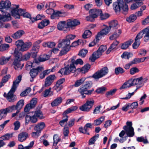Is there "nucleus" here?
<instances>
[{
	"label": "nucleus",
	"mask_w": 149,
	"mask_h": 149,
	"mask_svg": "<svg viewBox=\"0 0 149 149\" xmlns=\"http://www.w3.org/2000/svg\"><path fill=\"white\" fill-rule=\"evenodd\" d=\"M22 76L19 75L16 78L15 80L13 82V84L10 90L7 94L4 93L3 96L6 98L7 100L9 102L13 103L17 100V97L14 94L19 84L22 80Z\"/></svg>",
	"instance_id": "1"
},
{
	"label": "nucleus",
	"mask_w": 149,
	"mask_h": 149,
	"mask_svg": "<svg viewBox=\"0 0 149 149\" xmlns=\"http://www.w3.org/2000/svg\"><path fill=\"white\" fill-rule=\"evenodd\" d=\"M83 63L82 60L80 58L78 59L76 61L73 58H71L70 64L67 65L64 68H62L58 71V73L65 75L69 74L71 72L74 73L76 70L75 65L80 64L81 65Z\"/></svg>",
	"instance_id": "2"
},
{
	"label": "nucleus",
	"mask_w": 149,
	"mask_h": 149,
	"mask_svg": "<svg viewBox=\"0 0 149 149\" xmlns=\"http://www.w3.org/2000/svg\"><path fill=\"white\" fill-rule=\"evenodd\" d=\"M143 34H144V40L147 42L149 40V26L140 32L136 36L135 39V42L132 45L133 48L137 49L140 44V39L142 38Z\"/></svg>",
	"instance_id": "3"
},
{
	"label": "nucleus",
	"mask_w": 149,
	"mask_h": 149,
	"mask_svg": "<svg viewBox=\"0 0 149 149\" xmlns=\"http://www.w3.org/2000/svg\"><path fill=\"white\" fill-rule=\"evenodd\" d=\"M93 83L91 81H87L85 84L78 89V91L82 96V98H84L86 97L84 94L90 95L94 91V89L89 90L91 87Z\"/></svg>",
	"instance_id": "4"
},
{
	"label": "nucleus",
	"mask_w": 149,
	"mask_h": 149,
	"mask_svg": "<svg viewBox=\"0 0 149 149\" xmlns=\"http://www.w3.org/2000/svg\"><path fill=\"white\" fill-rule=\"evenodd\" d=\"M117 1L114 2L113 4V9L116 12H119L121 8L122 13L125 15H126L128 12V5L125 4H124L123 0H117Z\"/></svg>",
	"instance_id": "5"
},
{
	"label": "nucleus",
	"mask_w": 149,
	"mask_h": 149,
	"mask_svg": "<svg viewBox=\"0 0 149 149\" xmlns=\"http://www.w3.org/2000/svg\"><path fill=\"white\" fill-rule=\"evenodd\" d=\"M126 125L123 127V129L128 137H132L134 135V128L132 127V122L127 121Z\"/></svg>",
	"instance_id": "6"
},
{
	"label": "nucleus",
	"mask_w": 149,
	"mask_h": 149,
	"mask_svg": "<svg viewBox=\"0 0 149 149\" xmlns=\"http://www.w3.org/2000/svg\"><path fill=\"white\" fill-rule=\"evenodd\" d=\"M108 71V68L106 67H104L97 71L93 75L92 77L95 79H98L106 75Z\"/></svg>",
	"instance_id": "7"
},
{
	"label": "nucleus",
	"mask_w": 149,
	"mask_h": 149,
	"mask_svg": "<svg viewBox=\"0 0 149 149\" xmlns=\"http://www.w3.org/2000/svg\"><path fill=\"white\" fill-rule=\"evenodd\" d=\"M94 103V101L93 100H87L86 102L79 108V109L82 111L86 112L89 111Z\"/></svg>",
	"instance_id": "8"
},
{
	"label": "nucleus",
	"mask_w": 149,
	"mask_h": 149,
	"mask_svg": "<svg viewBox=\"0 0 149 149\" xmlns=\"http://www.w3.org/2000/svg\"><path fill=\"white\" fill-rule=\"evenodd\" d=\"M25 9L19 8L18 10L16 9H13L11 11L12 16L15 19H19L20 15H23L24 12H25Z\"/></svg>",
	"instance_id": "9"
},
{
	"label": "nucleus",
	"mask_w": 149,
	"mask_h": 149,
	"mask_svg": "<svg viewBox=\"0 0 149 149\" xmlns=\"http://www.w3.org/2000/svg\"><path fill=\"white\" fill-rule=\"evenodd\" d=\"M64 78H62L56 81L55 85L53 87L54 90L56 91L57 92L60 91L63 88L62 84L65 82Z\"/></svg>",
	"instance_id": "10"
},
{
	"label": "nucleus",
	"mask_w": 149,
	"mask_h": 149,
	"mask_svg": "<svg viewBox=\"0 0 149 149\" xmlns=\"http://www.w3.org/2000/svg\"><path fill=\"white\" fill-rule=\"evenodd\" d=\"M37 103V99L33 98L31 101L30 103L27 104L24 108V111L26 112H28L31 109L35 107Z\"/></svg>",
	"instance_id": "11"
},
{
	"label": "nucleus",
	"mask_w": 149,
	"mask_h": 149,
	"mask_svg": "<svg viewBox=\"0 0 149 149\" xmlns=\"http://www.w3.org/2000/svg\"><path fill=\"white\" fill-rule=\"evenodd\" d=\"M56 79V77L54 74L49 75L45 79V87L50 86Z\"/></svg>",
	"instance_id": "12"
},
{
	"label": "nucleus",
	"mask_w": 149,
	"mask_h": 149,
	"mask_svg": "<svg viewBox=\"0 0 149 149\" xmlns=\"http://www.w3.org/2000/svg\"><path fill=\"white\" fill-rule=\"evenodd\" d=\"M111 28L109 26H107L105 28L100 31L96 36L97 40L99 41L101 38L102 36L106 35L109 31Z\"/></svg>",
	"instance_id": "13"
},
{
	"label": "nucleus",
	"mask_w": 149,
	"mask_h": 149,
	"mask_svg": "<svg viewBox=\"0 0 149 149\" xmlns=\"http://www.w3.org/2000/svg\"><path fill=\"white\" fill-rule=\"evenodd\" d=\"M80 22L79 20L76 19H70L67 21V26L68 28H72L80 24Z\"/></svg>",
	"instance_id": "14"
},
{
	"label": "nucleus",
	"mask_w": 149,
	"mask_h": 149,
	"mask_svg": "<svg viewBox=\"0 0 149 149\" xmlns=\"http://www.w3.org/2000/svg\"><path fill=\"white\" fill-rule=\"evenodd\" d=\"M43 68L42 67H38L36 68H32L30 71V74L32 79L36 77L39 72L42 71Z\"/></svg>",
	"instance_id": "15"
},
{
	"label": "nucleus",
	"mask_w": 149,
	"mask_h": 149,
	"mask_svg": "<svg viewBox=\"0 0 149 149\" xmlns=\"http://www.w3.org/2000/svg\"><path fill=\"white\" fill-rule=\"evenodd\" d=\"M29 137V134L25 132H22L18 135V141L20 142L25 141Z\"/></svg>",
	"instance_id": "16"
},
{
	"label": "nucleus",
	"mask_w": 149,
	"mask_h": 149,
	"mask_svg": "<svg viewBox=\"0 0 149 149\" xmlns=\"http://www.w3.org/2000/svg\"><path fill=\"white\" fill-rule=\"evenodd\" d=\"M38 121V119L34 115L32 116L26 115L25 116V124L27 125L30 122L33 123H36Z\"/></svg>",
	"instance_id": "17"
},
{
	"label": "nucleus",
	"mask_w": 149,
	"mask_h": 149,
	"mask_svg": "<svg viewBox=\"0 0 149 149\" xmlns=\"http://www.w3.org/2000/svg\"><path fill=\"white\" fill-rule=\"evenodd\" d=\"M70 43V41L68 39H67L65 37V39L59 41L58 46L59 48H60L62 46L68 47Z\"/></svg>",
	"instance_id": "18"
},
{
	"label": "nucleus",
	"mask_w": 149,
	"mask_h": 149,
	"mask_svg": "<svg viewBox=\"0 0 149 149\" xmlns=\"http://www.w3.org/2000/svg\"><path fill=\"white\" fill-rule=\"evenodd\" d=\"M11 6V3L9 1H1L0 3V9H5L8 10Z\"/></svg>",
	"instance_id": "19"
},
{
	"label": "nucleus",
	"mask_w": 149,
	"mask_h": 149,
	"mask_svg": "<svg viewBox=\"0 0 149 149\" xmlns=\"http://www.w3.org/2000/svg\"><path fill=\"white\" fill-rule=\"evenodd\" d=\"M89 13L94 17L96 18L100 14L102 13V10L101 9H92L89 10Z\"/></svg>",
	"instance_id": "20"
},
{
	"label": "nucleus",
	"mask_w": 149,
	"mask_h": 149,
	"mask_svg": "<svg viewBox=\"0 0 149 149\" xmlns=\"http://www.w3.org/2000/svg\"><path fill=\"white\" fill-rule=\"evenodd\" d=\"M24 33L25 32L23 30H20L12 34L11 36L13 38L17 39L20 38Z\"/></svg>",
	"instance_id": "21"
},
{
	"label": "nucleus",
	"mask_w": 149,
	"mask_h": 149,
	"mask_svg": "<svg viewBox=\"0 0 149 149\" xmlns=\"http://www.w3.org/2000/svg\"><path fill=\"white\" fill-rule=\"evenodd\" d=\"M63 100V98L61 97H58L55 99L51 103L52 107H56L62 103Z\"/></svg>",
	"instance_id": "22"
},
{
	"label": "nucleus",
	"mask_w": 149,
	"mask_h": 149,
	"mask_svg": "<svg viewBox=\"0 0 149 149\" xmlns=\"http://www.w3.org/2000/svg\"><path fill=\"white\" fill-rule=\"evenodd\" d=\"M32 43L30 42L24 43V44L20 47L19 50L22 52L27 51L31 46Z\"/></svg>",
	"instance_id": "23"
},
{
	"label": "nucleus",
	"mask_w": 149,
	"mask_h": 149,
	"mask_svg": "<svg viewBox=\"0 0 149 149\" xmlns=\"http://www.w3.org/2000/svg\"><path fill=\"white\" fill-rule=\"evenodd\" d=\"M102 55L97 50L93 53L92 55L89 57V60L91 62H94L98 58Z\"/></svg>",
	"instance_id": "24"
},
{
	"label": "nucleus",
	"mask_w": 149,
	"mask_h": 149,
	"mask_svg": "<svg viewBox=\"0 0 149 149\" xmlns=\"http://www.w3.org/2000/svg\"><path fill=\"white\" fill-rule=\"evenodd\" d=\"M45 125L43 122H41L35 125L34 127L35 131H39L41 132V131L45 127Z\"/></svg>",
	"instance_id": "25"
},
{
	"label": "nucleus",
	"mask_w": 149,
	"mask_h": 149,
	"mask_svg": "<svg viewBox=\"0 0 149 149\" xmlns=\"http://www.w3.org/2000/svg\"><path fill=\"white\" fill-rule=\"evenodd\" d=\"M21 60L22 59L15 58L13 63V65H14V68L15 70H19L21 61Z\"/></svg>",
	"instance_id": "26"
},
{
	"label": "nucleus",
	"mask_w": 149,
	"mask_h": 149,
	"mask_svg": "<svg viewBox=\"0 0 149 149\" xmlns=\"http://www.w3.org/2000/svg\"><path fill=\"white\" fill-rule=\"evenodd\" d=\"M133 42V40L132 39H130V40L127 41L122 44L121 46V49H125L129 47Z\"/></svg>",
	"instance_id": "27"
},
{
	"label": "nucleus",
	"mask_w": 149,
	"mask_h": 149,
	"mask_svg": "<svg viewBox=\"0 0 149 149\" xmlns=\"http://www.w3.org/2000/svg\"><path fill=\"white\" fill-rule=\"evenodd\" d=\"M118 42L116 40L113 42L111 45L110 47L108 48V49L106 51V54H108L110 53L111 50L116 48L117 45H118Z\"/></svg>",
	"instance_id": "28"
},
{
	"label": "nucleus",
	"mask_w": 149,
	"mask_h": 149,
	"mask_svg": "<svg viewBox=\"0 0 149 149\" xmlns=\"http://www.w3.org/2000/svg\"><path fill=\"white\" fill-rule=\"evenodd\" d=\"M24 105V100H21L17 102L15 107L16 110L19 111L22 108Z\"/></svg>",
	"instance_id": "29"
},
{
	"label": "nucleus",
	"mask_w": 149,
	"mask_h": 149,
	"mask_svg": "<svg viewBox=\"0 0 149 149\" xmlns=\"http://www.w3.org/2000/svg\"><path fill=\"white\" fill-rule=\"evenodd\" d=\"M78 108V107L76 106H72L68 108L65 110L63 114V116H67V114L71 113L73 111H76Z\"/></svg>",
	"instance_id": "30"
},
{
	"label": "nucleus",
	"mask_w": 149,
	"mask_h": 149,
	"mask_svg": "<svg viewBox=\"0 0 149 149\" xmlns=\"http://www.w3.org/2000/svg\"><path fill=\"white\" fill-rule=\"evenodd\" d=\"M57 28L58 30H62L65 28H68L66 25V22L65 21H62L60 22L58 24Z\"/></svg>",
	"instance_id": "31"
},
{
	"label": "nucleus",
	"mask_w": 149,
	"mask_h": 149,
	"mask_svg": "<svg viewBox=\"0 0 149 149\" xmlns=\"http://www.w3.org/2000/svg\"><path fill=\"white\" fill-rule=\"evenodd\" d=\"M49 23V20L44 19L38 24V28L40 29L43 28L44 27L48 25Z\"/></svg>",
	"instance_id": "32"
},
{
	"label": "nucleus",
	"mask_w": 149,
	"mask_h": 149,
	"mask_svg": "<svg viewBox=\"0 0 149 149\" xmlns=\"http://www.w3.org/2000/svg\"><path fill=\"white\" fill-rule=\"evenodd\" d=\"M11 20L10 15L9 13L2 16L0 14V20L3 22L8 21Z\"/></svg>",
	"instance_id": "33"
},
{
	"label": "nucleus",
	"mask_w": 149,
	"mask_h": 149,
	"mask_svg": "<svg viewBox=\"0 0 149 149\" xmlns=\"http://www.w3.org/2000/svg\"><path fill=\"white\" fill-rule=\"evenodd\" d=\"M121 33V31L120 29L114 32V33L109 37V39L112 40L116 39L119 37Z\"/></svg>",
	"instance_id": "34"
},
{
	"label": "nucleus",
	"mask_w": 149,
	"mask_h": 149,
	"mask_svg": "<svg viewBox=\"0 0 149 149\" xmlns=\"http://www.w3.org/2000/svg\"><path fill=\"white\" fill-rule=\"evenodd\" d=\"M143 77L136 78V85L137 89H138L143 85V82L142 81Z\"/></svg>",
	"instance_id": "35"
},
{
	"label": "nucleus",
	"mask_w": 149,
	"mask_h": 149,
	"mask_svg": "<svg viewBox=\"0 0 149 149\" xmlns=\"http://www.w3.org/2000/svg\"><path fill=\"white\" fill-rule=\"evenodd\" d=\"M13 55L15 57V58L17 59H22V54L21 52H19L18 49H15Z\"/></svg>",
	"instance_id": "36"
},
{
	"label": "nucleus",
	"mask_w": 149,
	"mask_h": 149,
	"mask_svg": "<svg viewBox=\"0 0 149 149\" xmlns=\"http://www.w3.org/2000/svg\"><path fill=\"white\" fill-rule=\"evenodd\" d=\"M90 68V65L87 64L82 68H78V69L82 73H85L88 72Z\"/></svg>",
	"instance_id": "37"
},
{
	"label": "nucleus",
	"mask_w": 149,
	"mask_h": 149,
	"mask_svg": "<svg viewBox=\"0 0 149 149\" xmlns=\"http://www.w3.org/2000/svg\"><path fill=\"white\" fill-rule=\"evenodd\" d=\"M39 48H36L33 47L31 50V54L32 57L33 58L36 57L37 55V54L38 52Z\"/></svg>",
	"instance_id": "38"
},
{
	"label": "nucleus",
	"mask_w": 149,
	"mask_h": 149,
	"mask_svg": "<svg viewBox=\"0 0 149 149\" xmlns=\"http://www.w3.org/2000/svg\"><path fill=\"white\" fill-rule=\"evenodd\" d=\"M10 56L6 57L4 56H2L0 58V64L3 65L6 64L9 60Z\"/></svg>",
	"instance_id": "39"
},
{
	"label": "nucleus",
	"mask_w": 149,
	"mask_h": 149,
	"mask_svg": "<svg viewBox=\"0 0 149 149\" xmlns=\"http://www.w3.org/2000/svg\"><path fill=\"white\" fill-rule=\"evenodd\" d=\"M105 116L101 117L100 118L95 120L93 122V125L95 126H97L100 125L104 120Z\"/></svg>",
	"instance_id": "40"
},
{
	"label": "nucleus",
	"mask_w": 149,
	"mask_h": 149,
	"mask_svg": "<svg viewBox=\"0 0 149 149\" xmlns=\"http://www.w3.org/2000/svg\"><path fill=\"white\" fill-rule=\"evenodd\" d=\"M56 44L54 42H48L42 44V46L44 47L52 48L55 46Z\"/></svg>",
	"instance_id": "41"
},
{
	"label": "nucleus",
	"mask_w": 149,
	"mask_h": 149,
	"mask_svg": "<svg viewBox=\"0 0 149 149\" xmlns=\"http://www.w3.org/2000/svg\"><path fill=\"white\" fill-rule=\"evenodd\" d=\"M13 133L10 134L7 133L4 135L0 137V139H2L3 140H8L10 138H12L13 136Z\"/></svg>",
	"instance_id": "42"
},
{
	"label": "nucleus",
	"mask_w": 149,
	"mask_h": 149,
	"mask_svg": "<svg viewBox=\"0 0 149 149\" xmlns=\"http://www.w3.org/2000/svg\"><path fill=\"white\" fill-rule=\"evenodd\" d=\"M70 50V47H63L62 50L61 51L59 55L61 56L66 54Z\"/></svg>",
	"instance_id": "43"
},
{
	"label": "nucleus",
	"mask_w": 149,
	"mask_h": 149,
	"mask_svg": "<svg viewBox=\"0 0 149 149\" xmlns=\"http://www.w3.org/2000/svg\"><path fill=\"white\" fill-rule=\"evenodd\" d=\"M136 15L134 14H132L130 15L129 17H127L126 21L129 22H132L134 21L136 19Z\"/></svg>",
	"instance_id": "44"
},
{
	"label": "nucleus",
	"mask_w": 149,
	"mask_h": 149,
	"mask_svg": "<svg viewBox=\"0 0 149 149\" xmlns=\"http://www.w3.org/2000/svg\"><path fill=\"white\" fill-rule=\"evenodd\" d=\"M54 143L53 146H56L58 142L60 141L61 139L59 138L57 134H55L53 136Z\"/></svg>",
	"instance_id": "45"
},
{
	"label": "nucleus",
	"mask_w": 149,
	"mask_h": 149,
	"mask_svg": "<svg viewBox=\"0 0 149 149\" xmlns=\"http://www.w3.org/2000/svg\"><path fill=\"white\" fill-rule=\"evenodd\" d=\"M125 72V70L120 67H118L115 68V73L116 75L119 74H122Z\"/></svg>",
	"instance_id": "46"
},
{
	"label": "nucleus",
	"mask_w": 149,
	"mask_h": 149,
	"mask_svg": "<svg viewBox=\"0 0 149 149\" xmlns=\"http://www.w3.org/2000/svg\"><path fill=\"white\" fill-rule=\"evenodd\" d=\"M132 56V53L127 52H125L122 54L121 56L122 58L128 59L129 58L131 57Z\"/></svg>",
	"instance_id": "47"
},
{
	"label": "nucleus",
	"mask_w": 149,
	"mask_h": 149,
	"mask_svg": "<svg viewBox=\"0 0 149 149\" xmlns=\"http://www.w3.org/2000/svg\"><path fill=\"white\" fill-rule=\"evenodd\" d=\"M91 32L90 30H86L84 31L82 36L83 38L86 39L90 37L91 36Z\"/></svg>",
	"instance_id": "48"
},
{
	"label": "nucleus",
	"mask_w": 149,
	"mask_h": 149,
	"mask_svg": "<svg viewBox=\"0 0 149 149\" xmlns=\"http://www.w3.org/2000/svg\"><path fill=\"white\" fill-rule=\"evenodd\" d=\"M85 80L84 78H81V79L77 81L74 86L75 87H77L81 85Z\"/></svg>",
	"instance_id": "49"
},
{
	"label": "nucleus",
	"mask_w": 149,
	"mask_h": 149,
	"mask_svg": "<svg viewBox=\"0 0 149 149\" xmlns=\"http://www.w3.org/2000/svg\"><path fill=\"white\" fill-rule=\"evenodd\" d=\"M118 26V22L117 20H113L111 21L109 23V27L111 28H114L116 29Z\"/></svg>",
	"instance_id": "50"
},
{
	"label": "nucleus",
	"mask_w": 149,
	"mask_h": 149,
	"mask_svg": "<svg viewBox=\"0 0 149 149\" xmlns=\"http://www.w3.org/2000/svg\"><path fill=\"white\" fill-rule=\"evenodd\" d=\"M107 90L106 87H102L97 88L95 91V92L98 94L103 93L105 91Z\"/></svg>",
	"instance_id": "51"
},
{
	"label": "nucleus",
	"mask_w": 149,
	"mask_h": 149,
	"mask_svg": "<svg viewBox=\"0 0 149 149\" xmlns=\"http://www.w3.org/2000/svg\"><path fill=\"white\" fill-rule=\"evenodd\" d=\"M88 52V50L86 49H83L79 52L78 55L82 57H84Z\"/></svg>",
	"instance_id": "52"
},
{
	"label": "nucleus",
	"mask_w": 149,
	"mask_h": 149,
	"mask_svg": "<svg viewBox=\"0 0 149 149\" xmlns=\"http://www.w3.org/2000/svg\"><path fill=\"white\" fill-rule=\"evenodd\" d=\"M9 47V45L8 44H4L2 45L1 46L0 45V51L3 52L7 50Z\"/></svg>",
	"instance_id": "53"
},
{
	"label": "nucleus",
	"mask_w": 149,
	"mask_h": 149,
	"mask_svg": "<svg viewBox=\"0 0 149 149\" xmlns=\"http://www.w3.org/2000/svg\"><path fill=\"white\" fill-rule=\"evenodd\" d=\"M116 90V89H114L111 90L107 92L106 94V97H108L110 96H112L115 93Z\"/></svg>",
	"instance_id": "54"
},
{
	"label": "nucleus",
	"mask_w": 149,
	"mask_h": 149,
	"mask_svg": "<svg viewBox=\"0 0 149 149\" xmlns=\"http://www.w3.org/2000/svg\"><path fill=\"white\" fill-rule=\"evenodd\" d=\"M136 140L139 142H143L144 143L146 144L148 143L146 139H145L143 136L137 137Z\"/></svg>",
	"instance_id": "55"
},
{
	"label": "nucleus",
	"mask_w": 149,
	"mask_h": 149,
	"mask_svg": "<svg viewBox=\"0 0 149 149\" xmlns=\"http://www.w3.org/2000/svg\"><path fill=\"white\" fill-rule=\"evenodd\" d=\"M63 120H61L59 122V124L61 126H63L64 125V123L67 122L68 120V116H63Z\"/></svg>",
	"instance_id": "56"
},
{
	"label": "nucleus",
	"mask_w": 149,
	"mask_h": 149,
	"mask_svg": "<svg viewBox=\"0 0 149 149\" xmlns=\"http://www.w3.org/2000/svg\"><path fill=\"white\" fill-rule=\"evenodd\" d=\"M128 82L130 86V87L132 86L136 85V79H131L129 80Z\"/></svg>",
	"instance_id": "57"
},
{
	"label": "nucleus",
	"mask_w": 149,
	"mask_h": 149,
	"mask_svg": "<svg viewBox=\"0 0 149 149\" xmlns=\"http://www.w3.org/2000/svg\"><path fill=\"white\" fill-rule=\"evenodd\" d=\"M107 49V47L106 46L101 45L99 49L97 50L98 52L100 53L102 55V54Z\"/></svg>",
	"instance_id": "58"
},
{
	"label": "nucleus",
	"mask_w": 149,
	"mask_h": 149,
	"mask_svg": "<svg viewBox=\"0 0 149 149\" xmlns=\"http://www.w3.org/2000/svg\"><path fill=\"white\" fill-rule=\"evenodd\" d=\"M99 15L100 16V18L102 20L106 19L109 17V15L108 14L106 13L103 14L102 12V13L100 14Z\"/></svg>",
	"instance_id": "59"
},
{
	"label": "nucleus",
	"mask_w": 149,
	"mask_h": 149,
	"mask_svg": "<svg viewBox=\"0 0 149 149\" xmlns=\"http://www.w3.org/2000/svg\"><path fill=\"white\" fill-rule=\"evenodd\" d=\"M139 71L138 69L136 67H133L131 68L130 70V73L133 75L136 73L139 72Z\"/></svg>",
	"instance_id": "60"
},
{
	"label": "nucleus",
	"mask_w": 149,
	"mask_h": 149,
	"mask_svg": "<svg viewBox=\"0 0 149 149\" xmlns=\"http://www.w3.org/2000/svg\"><path fill=\"white\" fill-rule=\"evenodd\" d=\"M24 42L22 40H18L15 42V45L18 48H19L24 44Z\"/></svg>",
	"instance_id": "61"
},
{
	"label": "nucleus",
	"mask_w": 149,
	"mask_h": 149,
	"mask_svg": "<svg viewBox=\"0 0 149 149\" xmlns=\"http://www.w3.org/2000/svg\"><path fill=\"white\" fill-rule=\"evenodd\" d=\"M13 125L14 126V130H17L20 127V124L19 121H17L14 123Z\"/></svg>",
	"instance_id": "62"
},
{
	"label": "nucleus",
	"mask_w": 149,
	"mask_h": 149,
	"mask_svg": "<svg viewBox=\"0 0 149 149\" xmlns=\"http://www.w3.org/2000/svg\"><path fill=\"white\" fill-rule=\"evenodd\" d=\"M51 89V88H49L48 89L45 90L43 93V96L44 97H46L49 95V93L50 92Z\"/></svg>",
	"instance_id": "63"
},
{
	"label": "nucleus",
	"mask_w": 149,
	"mask_h": 149,
	"mask_svg": "<svg viewBox=\"0 0 149 149\" xmlns=\"http://www.w3.org/2000/svg\"><path fill=\"white\" fill-rule=\"evenodd\" d=\"M95 19L91 14L86 17V19L88 21L93 22L95 20Z\"/></svg>",
	"instance_id": "64"
}]
</instances>
